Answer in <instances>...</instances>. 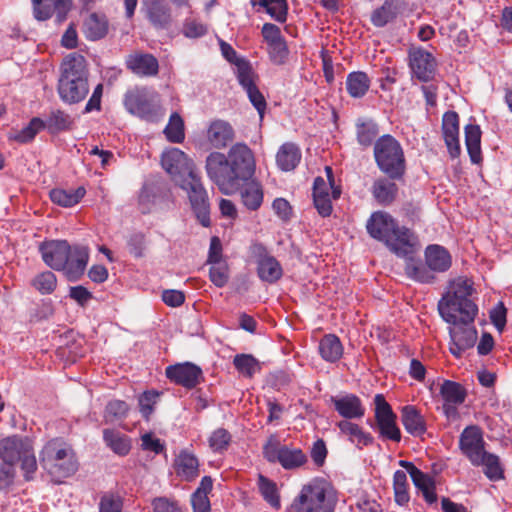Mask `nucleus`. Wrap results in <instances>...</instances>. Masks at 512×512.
I'll return each instance as SVG.
<instances>
[{"mask_svg": "<svg viewBox=\"0 0 512 512\" xmlns=\"http://www.w3.org/2000/svg\"><path fill=\"white\" fill-rule=\"evenodd\" d=\"M336 426L342 435L347 436L348 440L351 443L356 444L360 449L363 446L371 445L374 441V438L370 433L365 432L358 424L351 421L341 420L336 424Z\"/></svg>", "mask_w": 512, "mask_h": 512, "instance_id": "nucleus-35", "label": "nucleus"}, {"mask_svg": "<svg viewBox=\"0 0 512 512\" xmlns=\"http://www.w3.org/2000/svg\"><path fill=\"white\" fill-rule=\"evenodd\" d=\"M370 237L385 244L395 255H408L418 243V237L409 228L400 226L388 213L377 211L371 214L366 223Z\"/></svg>", "mask_w": 512, "mask_h": 512, "instance_id": "nucleus-2", "label": "nucleus"}, {"mask_svg": "<svg viewBox=\"0 0 512 512\" xmlns=\"http://www.w3.org/2000/svg\"><path fill=\"white\" fill-rule=\"evenodd\" d=\"M398 13L399 6L396 0H385L380 7L372 12L370 21L375 27L381 28L393 21Z\"/></svg>", "mask_w": 512, "mask_h": 512, "instance_id": "nucleus-43", "label": "nucleus"}, {"mask_svg": "<svg viewBox=\"0 0 512 512\" xmlns=\"http://www.w3.org/2000/svg\"><path fill=\"white\" fill-rule=\"evenodd\" d=\"M301 150L295 143L286 142L282 144L276 154L277 166L285 172L294 170L300 163Z\"/></svg>", "mask_w": 512, "mask_h": 512, "instance_id": "nucleus-34", "label": "nucleus"}, {"mask_svg": "<svg viewBox=\"0 0 512 512\" xmlns=\"http://www.w3.org/2000/svg\"><path fill=\"white\" fill-rule=\"evenodd\" d=\"M356 139L360 146L368 148L378 139L379 126L372 120L367 118H359L355 123Z\"/></svg>", "mask_w": 512, "mask_h": 512, "instance_id": "nucleus-38", "label": "nucleus"}, {"mask_svg": "<svg viewBox=\"0 0 512 512\" xmlns=\"http://www.w3.org/2000/svg\"><path fill=\"white\" fill-rule=\"evenodd\" d=\"M442 134L451 158H458L461 154L459 141V116L455 111H447L442 117Z\"/></svg>", "mask_w": 512, "mask_h": 512, "instance_id": "nucleus-22", "label": "nucleus"}, {"mask_svg": "<svg viewBox=\"0 0 512 512\" xmlns=\"http://www.w3.org/2000/svg\"><path fill=\"white\" fill-rule=\"evenodd\" d=\"M259 490L263 498L274 508L280 507V498L276 484L263 475H259Z\"/></svg>", "mask_w": 512, "mask_h": 512, "instance_id": "nucleus-52", "label": "nucleus"}, {"mask_svg": "<svg viewBox=\"0 0 512 512\" xmlns=\"http://www.w3.org/2000/svg\"><path fill=\"white\" fill-rule=\"evenodd\" d=\"M473 292V282L467 278L458 277L450 281L446 293L438 302L442 319L447 323H455L456 316H464L468 320L476 317L478 307L470 298Z\"/></svg>", "mask_w": 512, "mask_h": 512, "instance_id": "nucleus-5", "label": "nucleus"}, {"mask_svg": "<svg viewBox=\"0 0 512 512\" xmlns=\"http://www.w3.org/2000/svg\"><path fill=\"white\" fill-rule=\"evenodd\" d=\"M233 364L237 371L245 377H252L258 369V361L250 354H237Z\"/></svg>", "mask_w": 512, "mask_h": 512, "instance_id": "nucleus-54", "label": "nucleus"}, {"mask_svg": "<svg viewBox=\"0 0 512 512\" xmlns=\"http://www.w3.org/2000/svg\"><path fill=\"white\" fill-rule=\"evenodd\" d=\"M208 178L221 193L231 195L242 182L252 178L255 172V159L252 150L244 143L234 144L227 155L211 152L205 161Z\"/></svg>", "mask_w": 512, "mask_h": 512, "instance_id": "nucleus-1", "label": "nucleus"}, {"mask_svg": "<svg viewBox=\"0 0 512 512\" xmlns=\"http://www.w3.org/2000/svg\"><path fill=\"white\" fill-rule=\"evenodd\" d=\"M412 244L413 247L408 255H396L405 260V275L409 279L421 284L435 283L437 280L436 275L432 272L426 261L424 260L423 262L420 258L415 256L419 250V242Z\"/></svg>", "mask_w": 512, "mask_h": 512, "instance_id": "nucleus-18", "label": "nucleus"}, {"mask_svg": "<svg viewBox=\"0 0 512 512\" xmlns=\"http://www.w3.org/2000/svg\"><path fill=\"white\" fill-rule=\"evenodd\" d=\"M401 422L405 430L412 436H422L427 430L424 417L413 405H406L402 408Z\"/></svg>", "mask_w": 512, "mask_h": 512, "instance_id": "nucleus-30", "label": "nucleus"}, {"mask_svg": "<svg viewBox=\"0 0 512 512\" xmlns=\"http://www.w3.org/2000/svg\"><path fill=\"white\" fill-rule=\"evenodd\" d=\"M103 440L115 454L126 456L131 450V439L115 429H104Z\"/></svg>", "mask_w": 512, "mask_h": 512, "instance_id": "nucleus-40", "label": "nucleus"}, {"mask_svg": "<svg viewBox=\"0 0 512 512\" xmlns=\"http://www.w3.org/2000/svg\"><path fill=\"white\" fill-rule=\"evenodd\" d=\"M166 139L171 143H182L185 139L184 120L179 113L170 115L168 124L164 128Z\"/></svg>", "mask_w": 512, "mask_h": 512, "instance_id": "nucleus-49", "label": "nucleus"}, {"mask_svg": "<svg viewBox=\"0 0 512 512\" xmlns=\"http://www.w3.org/2000/svg\"><path fill=\"white\" fill-rule=\"evenodd\" d=\"M39 461L43 469L58 482L72 476L78 470L73 448L61 438L46 442L39 453Z\"/></svg>", "mask_w": 512, "mask_h": 512, "instance_id": "nucleus-6", "label": "nucleus"}, {"mask_svg": "<svg viewBox=\"0 0 512 512\" xmlns=\"http://www.w3.org/2000/svg\"><path fill=\"white\" fill-rule=\"evenodd\" d=\"M129 410V406L125 401L112 400L105 407L104 418L106 422H114L125 418Z\"/></svg>", "mask_w": 512, "mask_h": 512, "instance_id": "nucleus-57", "label": "nucleus"}, {"mask_svg": "<svg viewBox=\"0 0 512 512\" xmlns=\"http://www.w3.org/2000/svg\"><path fill=\"white\" fill-rule=\"evenodd\" d=\"M173 468L182 481L192 482L200 475V462L191 451L183 449L176 456Z\"/></svg>", "mask_w": 512, "mask_h": 512, "instance_id": "nucleus-25", "label": "nucleus"}, {"mask_svg": "<svg viewBox=\"0 0 512 512\" xmlns=\"http://www.w3.org/2000/svg\"><path fill=\"white\" fill-rule=\"evenodd\" d=\"M165 375L170 382L186 389H193L204 380L202 369L191 362L169 365L165 369Z\"/></svg>", "mask_w": 512, "mask_h": 512, "instance_id": "nucleus-15", "label": "nucleus"}, {"mask_svg": "<svg viewBox=\"0 0 512 512\" xmlns=\"http://www.w3.org/2000/svg\"><path fill=\"white\" fill-rule=\"evenodd\" d=\"M373 155L378 169L390 179H402L406 159L400 142L390 134L380 136L374 144Z\"/></svg>", "mask_w": 512, "mask_h": 512, "instance_id": "nucleus-8", "label": "nucleus"}, {"mask_svg": "<svg viewBox=\"0 0 512 512\" xmlns=\"http://www.w3.org/2000/svg\"><path fill=\"white\" fill-rule=\"evenodd\" d=\"M32 3L37 20H47L55 13L59 23L66 19L72 6V0H32Z\"/></svg>", "mask_w": 512, "mask_h": 512, "instance_id": "nucleus-23", "label": "nucleus"}, {"mask_svg": "<svg viewBox=\"0 0 512 512\" xmlns=\"http://www.w3.org/2000/svg\"><path fill=\"white\" fill-rule=\"evenodd\" d=\"M506 315L507 309L504 306L503 302H498L489 313L490 320L495 328L502 332L506 325Z\"/></svg>", "mask_w": 512, "mask_h": 512, "instance_id": "nucleus-63", "label": "nucleus"}, {"mask_svg": "<svg viewBox=\"0 0 512 512\" xmlns=\"http://www.w3.org/2000/svg\"><path fill=\"white\" fill-rule=\"evenodd\" d=\"M440 395L444 402L462 404L467 397V391L460 383L444 380L440 387Z\"/></svg>", "mask_w": 512, "mask_h": 512, "instance_id": "nucleus-48", "label": "nucleus"}, {"mask_svg": "<svg viewBox=\"0 0 512 512\" xmlns=\"http://www.w3.org/2000/svg\"><path fill=\"white\" fill-rule=\"evenodd\" d=\"M321 357L327 362H336L343 354V346L340 339L334 334L323 336L318 345Z\"/></svg>", "mask_w": 512, "mask_h": 512, "instance_id": "nucleus-42", "label": "nucleus"}, {"mask_svg": "<svg viewBox=\"0 0 512 512\" xmlns=\"http://www.w3.org/2000/svg\"><path fill=\"white\" fill-rule=\"evenodd\" d=\"M394 501L400 507H408L410 502L409 482L406 470H396L393 474Z\"/></svg>", "mask_w": 512, "mask_h": 512, "instance_id": "nucleus-45", "label": "nucleus"}, {"mask_svg": "<svg viewBox=\"0 0 512 512\" xmlns=\"http://www.w3.org/2000/svg\"><path fill=\"white\" fill-rule=\"evenodd\" d=\"M126 67L140 77H153L159 72V62L150 53L135 52L126 58Z\"/></svg>", "mask_w": 512, "mask_h": 512, "instance_id": "nucleus-24", "label": "nucleus"}, {"mask_svg": "<svg viewBox=\"0 0 512 512\" xmlns=\"http://www.w3.org/2000/svg\"><path fill=\"white\" fill-rule=\"evenodd\" d=\"M31 285L42 295L52 294L57 287V278L53 272L44 271L32 279Z\"/></svg>", "mask_w": 512, "mask_h": 512, "instance_id": "nucleus-50", "label": "nucleus"}, {"mask_svg": "<svg viewBox=\"0 0 512 512\" xmlns=\"http://www.w3.org/2000/svg\"><path fill=\"white\" fill-rule=\"evenodd\" d=\"M98 508L99 512H123V498L117 493H104Z\"/></svg>", "mask_w": 512, "mask_h": 512, "instance_id": "nucleus-59", "label": "nucleus"}, {"mask_svg": "<svg viewBox=\"0 0 512 512\" xmlns=\"http://www.w3.org/2000/svg\"><path fill=\"white\" fill-rule=\"evenodd\" d=\"M84 36L91 41L102 39L108 33V20L105 15L89 14L83 22Z\"/></svg>", "mask_w": 512, "mask_h": 512, "instance_id": "nucleus-36", "label": "nucleus"}, {"mask_svg": "<svg viewBox=\"0 0 512 512\" xmlns=\"http://www.w3.org/2000/svg\"><path fill=\"white\" fill-rule=\"evenodd\" d=\"M475 317L471 320L466 319L464 316H456L455 323L449 328L451 337L449 350L453 356L460 358L462 354L474 347L478 333L474 326Z\"/></svg>", "mask_w": 512, "mask_h": 512, "instance_id": "nucleus-12", "label": "nucleus"}, {"mask_svg": "<svg viewBox=\"0 0 512 512\" xmlns=\"http://www.w3.org/2000/svg\"><path fill=\"white\" fill-rule=\"evenodd\" d=\"M473 466H483V473L491 481H499L504 478V470L497 455L485 451L479 459V463Z\"/></svg>", "mask_w": 512, "mask_h": 512, "instance_id": "nucleus-44", "label": "nucleus"}, {"mask_svg": "<svg viewBox=\"0 0 512 512\" xmlns=\"http://www.w3.org/2000/svg\"><path fill=\"white\" fill-rule=\"evenodd\" d=\"M408 57L413 77L424 83L431 82L434 79L437 63L430 52L422 48L412 49L409 51Z\"/></svg>", "mask_w": 512, "mask_h": 512, "instance_id": "nucleus-17", "label": "nucleus"}, {"mask_svg": "<svg viewBox=\"0 0 512 512\" xmlns=\"http://www.w3.org/2000/svg\"><path fill=\"white\" fill-rule=\"evenodd\" d=\"M234 138V129L224 120L212 121L207 130L208 142L217 149L225 148Z\"/></svg>", "mask_w": 512, "mask_h": 512, "instance_id": "nucleus-29", "label": "nucleus"}, {"mask_svg": "<svg viewBox=\"0 0 512 512\" xmlns=\"http://www.w3.org/2000/svg\"><path fill=\"white\" fill-rule=\"evenodd\" d=\"M250 250L255 259L257 276L261 281L274 284L282 278L283 268L280 262L262 243H254Z\"/></svg>", "mask_w": 512, "mask_h": 512, "instance_id": "nucleus-13", "label": "nucleus"}, {"mask_svg": "<svg viewBox=\"0 0 512 512\" xmlns=\"http://www.w3.org/2000/svg\"><path fill=\"white\" fill-rule=\"evenodd\" d=\"M209 279L218 288L224 287L229 280V267L225 262L210 264Z\"/></svg>", "mask_w": 512, "mask_h": 512, "instance_id": "nucleus-58", "label": "nucleus"}, {"mask_svg": "<svg viewBox=\"0 0 512 512\" xmlns=\"http://www.w3.org/2000/svg\"><path fill=\"white\" fill-rule=\"evenodd\" d=\"M89 70L85 57L79 53L67 55L61 64L57 91L67 104L83 101L89 93Z\"/></svg>", "mask_w": 512, "mask_h": 512, "instance_id": "nucleus-4", "label": "nucleus"}, {"mask_svg": "<svg viewBox=\"0 0 512 512\" xmlns=\"http://www.w3.org/2000/svg\"><path fill=\"white\" fill-rule=\"evenodd\" d=\"M43 130V119L39 117H34L30 120L27 126L22 128L19 132L10 136V139H13L19 143H28L32 141L36 134Z\"/></svg>", "mask_w": 512, "mask_h": 512, "instance_id": "nucleus-53", "label": "nucleus"}, {"mask_svg": "<svg viewBox=\"0 0 512 512\" xmlns=\"http://www.w3.org/2000/svg\"><path fill=\"white\" fill-rule=\"evenodd\" d=\"M396 179L378 178L372 185V195L374 199L383 206L393 203L398 195V186L394 182Z\"/></svg>", "mask_w": 512, "mask_h": 512, "instance_id": "nucleus-31", "label": "nucleus"}, {"mask_svg": "<svg viewBox=\"0 0 512 512\" xmlns=\"http://www.w3.org/2000/svg\"><path fill=\"white\" fill-rule=\"evenodd\" d=\"M371 85V80L363 71H353L347 75L346 90L352 98H362L366 95Z\"/></svg>", "mask_w": 512, "mask_h": 512, "instance_id": "nucleus-41", "label": "nucleus"}, {"mask_svg": "<svg viewBox=\"0 0 512 512\" xmlns=\"http://www.w3.org/2000/svg\"><path fill=\"white\" fill-rule=\"evenodd\" d=\"M330 402L343 420L361 419L366 412L362 400L353 393L331 396Z\"/></svg>", "mask_w": 512, "mask_h": 512, "instance_id": "nucleus-21", "label": "nucleus"}, {"mask_svg": "<svg viewBox=\"0 0 512 512\" xmlns=\"http://www.w3.org/2000/svg\"><path fill=\"white\" fill-rule=\"evenodd\" d=\"M0 459L4 464L14 467L21 463V470L26 481H31L37 471V461L30 441L13 435L0 440Z\"/></svg>", "mask_w": 512, "mask_h": 512, "instance_id": "nucleus-9", "label": "nucleus"}, {"mask_svg": "<svg viewBox=\"0 0 512 512\" xmlns=\"http://www.w3.org/2000/svg\"><path fill=\"white\" fill-rule=\"evenodd\" d=\"M336 491L324 479L315 478L305 484L287 512H334Z\"/></svg>", "mask_w": 512, "mask_h": 512, "instance_id": "nucleus-7", "label": "nucleus"}, {"mask_svg": "<svg viewBox=\"0 0 512 512\" xmlns=\"http://www.w3.org/2000/svg\"><path fill=\"white\" fill-rule=\"evenodd\" d=\"M85 193L86 191L83 187H78L75 190L55 188L50 191L49 195L54 204L61 207H72L80 202Z\"/></svg>", "mask_w": 512, "mask_h": 512, "instance_id": "nucleus-46", "label": "nucleus"}, {"mask_svg": "<svg viewBox=\"0 0 512 512\" xmlns=\"http://www.w3.org/2000/svg\"><path fill=\"white\" fill-rule=\"evenodd\" d=\"M160 393L155 390L145 391L138 398L140 413L148 421L151 414L154 412V407L157 404Z\"/></svg>", "mask_w": 512, "mask_h": 512, "instance_id": "nucleus-56", "label": "nucleus"}, {"mask_svg": "<svg viewBox=\"0 0 512 512\" xmlns=\"http://www.w3.org/2000/svg\"><path fill=\"white\" fill-rule=\"evenodd\" d=\"M208 31L205 24L194 19H187L183 24V34L187 38H199L204 36Z\"/></svg>", "mask_w": 512, "mask_h": 512, "instance_id": "nucleus-64", "label": "nucleus"}, {"mask_svg": "<svg viewBox=\"0 0 512 512\" xmlns=\"http://www.w3.org/2000/svg\"><path fill=\"white\" fill-rule=\"evenodd\" d=\"M267 46L271 61L277 65L284 64L289 54L285 39L271 43Z\"/></svg>", "mask_w": 512, "mask_h": 512, "instance_id": "nucleus-60", "label": "nucleus"}, {"mask_svg": "<svg viewBox=\"0 0 512 512\" xmlns=\"http://www.w3.org/2000/svg\"><path fill=\"white\" fill-rule=\"evenodd\" d=\"M253 6L259 5L263 7L277 22L284 23L288 14L287 0H251Z\"/></svg>", "mask_w": 512, "mask_h": 512, "instance_id": "nucleus-47", "label": "nucleus"}, {"mask_svg": "<svg viewBox=\"0 0 512 512\" xmlns=\"http://www.w3.org/2000/svg\"><path fill=\"white\" fill-rule=\"evenodd\" d=\"M174 182L183 189L187 195L204 187L196 167L189 170L185 176L178 178Z\"/></svg>", "mask_w": 512, "mask_h": 512, "instance_id": "nucleus-55", "label": "nucleus"}, {"mask_svg": "<svg viewBox=\"0 0 512 512\" xmlns=\"http://www.w3.org/2000/svg\"><path fill=\"white\" fill-rule=\"evenodd\" d=\"M465 145L473 164H479L482 161L481 153V129L477 124H467L464 127Z\"/></svg>", "mask_w": 512, "mask_h": 512, "instance_id": "nucleus-39", "label": "nucleus"}, {"mask_svg": "<svg viewBox=\"0 0 512 512\" xmlns=\"http://www.w3.org/2000/svg\"><path fill=\"white\" fill-rule=\"evenodd\" d=\"M262 453L268 462L279 463L286 470L297 469L307 462V456L300 448L282 445L276 435L268 437Z\"/></svg>", "mask_w": 512, "mask_h": 512, "instance_id": "nucleus-11", "label": "nucleus"}, {"mask_svg": "<svg viewBox=\"0 0 512 512\" xmlns=\"http://www.w3.org/2000/svg\"><path fill=\"white\" fill-rule=\"evenodd\" d=\"M74 125L73 118L63 110H52L43 120V129H46L50 134H59L64 131H69Z\"/></svg>", "mask_w": 512, "mask_h": 512, "instance_id": "nucleus-37", "label": "nucleus"}, {"mask_svg": "<svg viewBox=\"0 0 512 512\" xmlns=\"http://www.w3.org/2000/svg\"><path fill=\"white\" fill-rule=\"evenodd\" d=\"M161 164L173 181L185 176L189 170L195 168V164L182 150L170 148L162 153Z\"/></svg>", "mask_w": 512, "mask_h": 512, "instance_id": "nucleus-19", "label": "nucleus"}, {"mask_svg": "<svg viewBox=\"0 0 512 512\" xmlns=\"http://www.w3.org/2000/svg\"><path fill=\"white\" fill-rule=\"evenodd\" d=\"M231 441V433L222 427L215 429L208 438L209 447L214 453L225 452L228 449Z\"/></svg>", "mask_w": 512, "mask_h": 512, "instance_id": "nucleus-51", "label": "nucleus"}, {"mask_svg": "<svg viewBox=\"0 0 512 512\" xmlns=\"http://www.w3.org/2000/svg\"><path fill=\"white\" fill-rule=\"evenodd\" d=\"M374 403L375 420L380 436L394 442H400L401 431L396 424V414L391 406L382 394L375 395Z\"/></svg>", "mask_w": 512, "mask_h": 512, "instance_id": "nucleus-14", "label": "nucleus"}, {"mask_svg": "<svg viewBox=\"0 0 512 512\" xmlns=\"http://www.w3.org/2000/svg\"><path fill=\"white\" fill-rule=\"evenodd\" d=\"M424 259L435 275L448 271L452 265L449 251L437 244H431L425 248Z\"/></svg>", "mask_w": 512, "mask_h": 512, "instance_id": "nucleus-26", "label": "nucleus"}, {"mask_svg": "<svg viewBox=\"0 0 512 512\" xmlns=\"http://www.w3.org/2000/svg\"><path fill=\"white\" fill-rule=\"evenodd\" d=\"M331 187L323 177H316L313 183V203L317 212L322 217H328L333 211L331 197Z\"/></svg>", "mask_w": 512, "mask_h": 512, "instance_id": "nucleus-28", "label": "nucleus"}, {"mask_svg": "<svg viewBox=\"0 0 512 512\" xmlns=\"http://www.w3.org/2000/svg\"><path fill=\"white\" fill-rule=\"evenodd\" d=\"M154 93L147 87L136 86L129 89L123 99L125 109L132 115L148 121H156L161 107L154 101Z\"/></svg>", "mask_w": 512, "mask_h": 512, "instance_id": "nucleus-10", "label": "nucleus"}, {"mask_svg": "<svg viewBox=\"0 0 512 512\" xmlns=\"http://www.w3.org/2000/svg\"><path fill=\"white\" fill-rule=\"evenodd\" d=\"M398 464L410 475L414 486L422 494L426 503L430 505L436 503L437 494L434 479L422 472L410 461L400 460Z\"/></svg>", "mask_w": 512, "mask_h": 512, "instance_id": "nucleus-20", "label": "nucleus"}, {"mask_svg": "<svg viewBox=\"0 0 512 512\" xmlns=\"http://www.w3.org/2000/svg\"><path fill=\"white\" fill-rule=\"evenodd\" d=\"M146 16L156 29H165L172 21L170 8L162 0H150L147 3Z\"/></svg>", "mask_w": 512, "mask_h": 512, "instance_id": "nucleus-33", "label": "nucleus"}, {"mask_svg": "<svg viewBox=\"0 0 512 512\" xmlns=\"http://www.w3.org/2000/svg\"><path fill=\"white\" fill-rule=\"evenodd\" d=\"M44 263L56 270L64 271L70 279L79 278L89 260V249L85 246L71 247L66 240L44 241L39 245Z\"/></svg>", "mask_w": 512, "mask_h": 512, "instance_id": "nucleus-3", "label": "nucleus"}, {"mask_svg": "<svg viewBox=\"0 0 512 512\" xmlns=\"http://www.w3.org/2000/svg\"><path fill=\"white\" fill-rule=\"evenodd\" d=\"M127 245L130 254H132L135 258L144 257L146 249V237L143 233L137 232L132 234L127 241Z\"/></svg>", "mask_w": 512, "mask_h": 512, "instance_id": "nucleus-62", "label": "nucleus"}, {"mask_svg": "<svg viewBox=\"0 0 512 512\" xmlns=\"http://www.w3.org/2000/svg\"><path fill=\"white\" fill-rule=\"evenodd\" d=\"M459 449L471 464L479 463L480 456L486 451L481 428L477 425L465 427L459 436Z\"/></svg>", "mask_w": 512, "mask_h": 512, "instance_id": "nucleus-16", "label": "nucleus"}, {"mask_svg": "<svg viewBox=\"0 0 512 512\" xmlns=\"http://www.w3.org/2000/svg\"><path fill=\"white\" fill-rule=\"evenodd\" d=\"M237 79L245 91L257 87L253 80V73L247 61L237 63Z\"/></svg>", "mask_w": 512, "mask_h": 512, "instance_id": "nucleus-61", "label": "nucleus"}, {"mask_svg": "<svg viewBox=\"0 0 512 512\" xmlns=\"http://www.w3.org/2000/svg\"><path fill=\"white\" fill-rule=\"evenodd\" d=\"M187 196L190 201L191 208L198 221L202 226L209 227L211 224L210 203L205 187L194 191Z\"/></svg>", "mask_w": 512, "mask_h": 512, "instance_id": "nucleus-32", "label": "nucleus"}, {"mask_svg": "<svg viewBox=\"0 0 512 512\" xmlns=\"http://www.w3.org/2000/svg\"><path fill=\"white\" fill-rule=\"evenodd\" d=\"M239 191L242 205L249 211H257L264 200V190L260 182L248 180L242 182Z\"/></svg>", "mask_w": 512, "mask_h": 512, "instance_id": "nucleus-27", "label": "nucleus"}]
</instances>
